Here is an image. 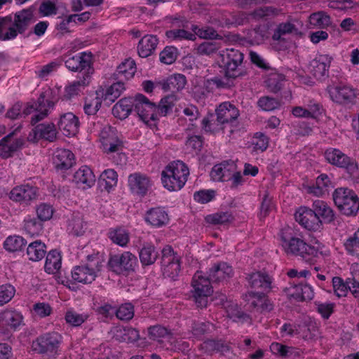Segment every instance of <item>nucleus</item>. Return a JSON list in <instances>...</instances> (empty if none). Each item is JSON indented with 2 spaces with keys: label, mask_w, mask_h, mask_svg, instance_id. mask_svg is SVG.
<instances>
[{
  "label": "nucleus",
  "mask_w": 359,
  "mask_h": 359,
  "mask_svg": "<svg viewBox=\"0 0 359 359\" xmlns=\"http://www.w3.org/2000/svg\"><path fill=\"white\" fill-rule=\"evenodd\" d=\"M102 105V100L98 96L86 100L83 107L84 111L88 115H95Z\"/></svg>",
  "instance_id": "obj_63"
},
{
  "label": "nucleus",
  "mask_w": 359,
  "mask_h": 359,
  "mask_svg": "<svg viewBox=\"0 0 359 359\" xmlns=\"http://www.w3.org/2000/svg\"><path fill=\"white\" fill-rule=\"evenodd\" d=\"M144 219L149 225L160 228L165 226L170 219L168 212L163 208L156 207L151 208L146 212Z\"/></svg>",
  "instance_id": "obj_20"
},
{
  "label": "nucleus",
  "mask_w": 359,
  "mask_h": 359,
  "mask_svg": "<svg viewBox=\"0 0 359 359\" xmlns=\"http://www.w3.org/2000/svg\"><path fill=\"white\" fill-rule=\"evenodd\" d=\"M36 211L38 219L41 221H48L52 218L53 215V208L52 205L46 203L39 205Z\"/></svg>",
  "instance_id": "obj_62"
},
{
  "label": "nucleus",
  "mask_w": 359,
  "mask_h": 359,
  "mask_svg": "<svg viewBox=\"0 0 359 359\" xmlns=\"http://www.w3.org/2000/svg\"><path fill=\"white\" fill-rule=\"evenodd\" d=\"M189 175L187 165L176 161L170 163L161 172L163 187L170 191H176L184 187Z\"/></svg>",
  "instance_id": "obj_2"
},
{
  "label": "nucleus",
  "mask_w": 359,
  "mask_h": 359,
  "mask_svg": "<svg viewBox=\"0 0 359 359\" xmlns=\"http://www.w3.org/2000/svg\"><path fill=\"white\" fill-rule=\"evenodd\" d=\"M281 245L287 255L301 257L306 262L312 265L320 254L315 247L307 244L302 236L295 231L287 226L280 231Z\"/></svg>",
  "instance_id": "obj_1"
},
{
  "label": "nucleus",
  "mask_w": 359,
  "mask_h": 359,
  "mask_svg": "<svg viewBox=\"0 0 359 359\" xmlns=\"http://www.w3.org/2000/svg\"><path fill=\"white\" fill-rule=\"evenodd\" d=\"M124 90L123 79H121V80H117V81L111 85V86L107 89L105 93L102 95L104 101L106 102L107 104H111L120 97Z\"/></svg>",
  "instance_id": "obj_41"
},
{
  "label": "nucleus",
  "mask_w": 359,
  "mask_h": 359,
  "mask_svg": "<svg viewBox=\"0 0 359 359\" xmlns=\"http://www.w3.org/2000/svg\"><path fill=\"white\" fill-rule=\"evenodd\" d=\"M26 254L29 260L38 262L45 257L46 246L41 241H35L28 245Z\"/></svg>",
  "instance_id": "obj_38"
},
{
  "label": "nucleus",
  "mask_w": 359,
  "mask_h": 359,
  "mask_svg": "<svg viewBox=\"0 0 359 359\" xmlns=\"http://www.w3.org/2000/svg\"><path fill=\"white\" fill-rule=\"evenodd\" d=\"M72 278L74 282L83 284H90L97 278L83 264L74 267L72 271Z\"/></svg>",
  "instance_id": "obj_37"
},
{
  "label": "nucleus",
  "mask_w": 359,
  "mask_h": 359,
  "mask_svg": "<svg viewBox=\"0 0 359 359\" xmlns=\"http://www.w3.org/2000/svg\"><path fill=\"white\" fill-rule=\"evenodd\" d=\"M117 173L112 169H108L102 172L98 179V184L101 188L107 191L117 184Z\"/></svg>",
  "instance_id": "obj_44"
},
{
  "label": "nucleus",
  "mask_w": 359,
  "mask_h": 359,
  "mask_svg": "<svg viewBox=\"0 0 359 359\" xmlns=\"http://www.w3.org/2000/svg\"><path fill=\"white\" fill-rule=\"evenodd\" d=\"M211 280L204 277L201 272L197 271L192 278L193 297L198 307H205L208 304V297L212 292Z\"/></svg>",
  "instance_id": "obj_6"
},
{
  "label": "nucleus",
  "mask_w": 359,
  "mask_h": 359,
  "mask_svg": "<svg viewBox=\"0 0 359 359\" xmlns=\"http://www.w3.org/2000/svg\"><path fill=\"white\" fill-rule=\"evenodd\" d=\"M104 259L99 252L89 255L86 257V263L83 265L97 277L98 273L103 267Z\"/></svg>",
  "instance_id": "obj_45"
},
{
  "label": "nucleus",
  "mask_w": 359,
  "mask_h": 359,
  "mask_svg": "<svg viewBox=\"0 0 359 359\" xmlns=\"http://www.w3.org/2000/svg\"><path fill=\"white\" fill-rule=\"evenodd\" d=\"M309 22L311 25L325 27L331 23L330 17L324 12H318L312 13L309 17Z\"/></svg>",
  "instance_id": "obj_55"
},
{
  "label": "nucleus",
  "mask_w": 359,
  "mask_h": 359,
  "mask_svg": "<svg viewBox=\"0 0 359 359\" xmlns=\"http://www.w3.org/2000/svg\"><path fill=\"white\" fill-rule=\"evenodd\" d=\"M208 278L212 283H220L233 276V269L226 262L215 264L208 271Z\"/></svg>",
  "instance_id": "obj_23"
},
{
  "label": "nucleus",
  "mask_w": 359,
  "mask_h": 359,
  "mask_svg": "<svg viewBox=\"0 0 359 359\" xmlns=\"http://www.w3.org/2000/svg\"><path fill=\"white\" fill-rule=\"evenodd\" d=\"M187 84L186 76L181 74H176L170 76L162 83V88L164 91H180Z\"/></svg>",
  "instance_id": "obj_36"
},
{
  "label": "nucleus",
  "mask_w": 359,
  "mask_h": 359,
  "mask_svg": "<svg viewBox=\"0 0 359 359\" xmlns=\"http://www.w3.org/2000/svg\"><path fill=\"white\" fill-rule=\"evenodd\" d=\"M53 160L57 170H67L74 163V155L69 149H57L53 154Z\"/></svg>",
  "instance_id": "obj_24"
},
{
  "label": "nucleus",
  "mask_w": 359,
  "mask_h": 359,
  "mask_svg": "<svg viewBox=\"0 0 359 359\" xmlns=\"http://www.w3.org/2000/svg\"><path fill=\"white\" fill-rule=\"evenodd\" d=\"M137 259L130 252H123L121 255L110 256L108 261L109 268L116 274H125L135 271Z\"/></svg>",
  "instance_id": "obj_7"
},
{
  "label": "nucleus",
  "mask_w": 359,
  "mask_h": 359,
  "mask_svg": "<svg viewBox=\"0 0 359 359\" xmlns=\"http://www.w3.org/2000/svg\"><path fill=\"white\" fill-rule=\"evenodd\" d=\"M177 97L175 95H169L163 97L159 104L156 105V119L158 116H165L172 110Z\"/></svg>",
  "instance_id": "obj_43"
},
{
  "label": "nucleus",
  "mask_w": 359,
  "mask_h": 359,
  "mask_svg": "<svg viewBox=\"0 0 359 359\" xmlns=\"http://www.w3.org/2000/svg\"><path fill=\"white\" fill-rule=\"evenodd\" d=\"M79 118L72 112H67L60 116L57 127L62 134L67 137L74 136L79 128Z\"/></svg>",
  "instance_id": "obj_15"
},
{
  "label": "nucleus",
  "mask_w": 359,
  "mask_h": 359,
  "mask_svg": "<svg viewBox=\"0 0 359 359\" xmlns=\"http://www.w3.org/2000/svg\"><path fill=\"white\" fill-rule=\"evenodd\" d=\"M64 62L66 67L70 71L79 72L83 71V78L90 79L94 73L91 52H81L75 55H66Z\"/></svg>",
  "instance_id": "obj_5"
},
{
  "label": "nucleus",
  "mask_w": 359,
  "mask_h": 359,
  "mask_svg": "<svg viewBox=\"0 0 359 359\" xmlns=\"http://www.w3.org/2000/svg\"><path fill=\"white\" fill-rule=\"evenodd\" d=\"M156 104L142 94H137L135 97L134 112L146 123L151 120H156Z\"/></svg>",
  "instance_id": "obj_10"
},
{
  "label": "nucleus",
  "mask_w": 359,
  "mask_h": 359,
  "mask_svg": "<svg viewBox=\"0 0 359 359\" xmlns=\"http://www.w3.org/2000/svg\"><path fill=\"white\" fill-rule=\"evenodd\" d=\"M139 257L143 266H149L155 263L158 257V252L154 245L146 243L140 249Z\"/></svg>",
  "instance_id": "obj_39"
},
{
  "label": "nucleus",
  "mask_w": 359,
  "mask_h": 359,
  "mask_svg": "<svg viewBox=\"0 0 359 359\" xmlns=\"http://www.w3.org/2000/svg\"><path fill=\"white\" fill-rule=\"evenodd\" d=\"M332 60V57L329 55H318L310 62L311 74L317 79L327 77Z\"/></svg>",
  "instance_id": "obj_14"
},
{
  "label": "nucleus",
  "mask_w": 359,
  "mask_h": 359,
  "mask_svg": "<svg viewBox=\"0 0 359 359\" xmlns=\"http://www.w3.org/2000/svg\"><path fill=\"white\" fill-rule=\"evenodd\" d=\"M15 293V287L11 284H5L0 286V306L9 302Z\"/></svg>",
  "instance_id": "obj_60"
},
{
  "label": "nucleus",
  "mask_w": 359,
  "mask_h": 359,
  "mask_svg": "<svg viewBox=\"0 0 359 359\" xmlns=\"http://www.w3.org/2000/svg\"><path fill=\"white\" fill-rule=\"evenodd\" d=\"M312 207L318 217L321 219L322 223L330 224L334 221V212L326 202L321 200H316L313 203Z\"/></svg>",
  "instance_id": "obj_29"
},
{
  "label": "nucleus",
  "mask_w": 359,
  "mask_h": 359,
  "mask_svg": "<svg viewBox=\"0 0 359 359\" xmlns=\"http://www.w3.org/2000/svg\"><path fill=\"white\" fill-rule=\"evenodd\" d=\"M247 279L252 289L259 290L257 292H269L271 289V278L266 273L257 271L248 275Z\"/></svg>",
  "instance_id": "obj_21"
},
{
  "label": "nucleus",
  "mask_w": 359,
  "mask_h": 359,
  "mask_svg": "<svg viewBox=\"0 0 359 359\" xmlns=\"http://www.w3.org/2000/svg\"><path fill=\"white\" fill-rule=\"evenodd\" d=\"M297 30L294 25L290 22H283L278 25L277 28L274 31L272 35V39L273 41H281L284 40L281 36L286 34H290L293 31Z\"/></svg>",
  "instance_id": "obj_57"
},
{
  "label": "nucleus",
  "mask_w": 359,
  "mask_h": 359,
  "mask_svg": "<svg viewBox=\"0 0 359 359\" xmlns=\"http://www.w3.org/2000/svg\"><path fill=\"white\" fill-rule=\"evenodd\" d=\"M270 27L269 23H264L256 26L248 34L249 41L251 44L259 45L270 37Z\"/></svg>",
  "instance_id": "obj_32"
},
{
  "label": "nucleus",
  "mask_w": 359,
  "mask_h": 359,
  "mask_svg": "<svg viewBox=\"0 0 359 359\" xmlns=\"http://www.w3.org/2000/svg\"><path fill=\"white\" fill-rule=\"evenodd\" d=\"M178 50L174 46H166L159 55L160 61L165 65H171L177 58Z\"/></svg>",
  "instance_id": "obj_53"
},
{
  "label": "nucleus",
  "mask_w": 359,
  "mask_h": 359,
  "mask_svg": "<svg viewBox=\"0 0 359 359\" xmlns=\"http://www.w3.org/2000/svg\"><path fill=\"white\" fill-rule=\"evenodd\" d=\"M220 67L224 70L228 79H236L242 75L239 67L241 65L244 55L238 49L226 48L219 53Z\"/></svg>",
  "instance_id": "obj_4"
},
{
  "label": "nucleus",
  "mask_w": 359,
  "mask_h": 359,
  "mask_svg": "<svg viewBox=\"0 0 359 359\" xmlns=\"http://www.w3.org/2000/svg\"><path fill=\"white\" fill-rule=\"evenodd\" d=\"M51 338H36L32 341V350L40 354L53 353L57 348V341H51Z\"/></svg>",
  "instance_id": "obj_34"
},
{
  "label": "nucleus",
  "mask_w": 359,
  "mask_h": 359,
  "mask_svg": "<svg viewBox=\"0 0 359 359\" xmlns=\"http://www.w3.org/2000/svg\"><path fill=\"white\" fill-rule=\"evenodd\" d=\"M108 132L114 135V130L110 126L102 132V145L104 151L109 154L121 151L123 147V142L116 137H111L109 134L106 135Z\"/></svg>",
  "instance_id": "obj_26"
},
{
  "label": "nucleus",
  "mask_w": 359,
  "mask_h": 359,
  "mask_svg": "<svg viewBox=\"0 0 359 359\" xmlns=\"http://www.w3.org/2000/svg\"><path fill=\"white\" fill-rule=\"evenodd\" d=\"M128 185L133 192L143 196L151 187V182L146 175L135 172L129 175Z\"/></svg>",
  "instance_id": "obj_19"
},
{
  "label": "nucleus",
  "mask_w": 359,
  "mask_h": 359,
  "mask_svg": "<svg viewBox=\"0 0 359 359\" xmlns=\"http://www.w3.org/2000/svg\"><path fill=\"white\" fill-rule=\"evenodd\" d=\"M14 134L15 132H12L0 140V156L4 158L11 157L24 144L21 138L13 140Z\"/></svg>",
  "instance_id": "obj_22"
},
{
  "label": "nucleus",
  "mask_w": 359,
  "mask_h": 359,
  "mask_svg": "<svg viewBox=\"0 0 359 359\" xmlns=\"http://www.w3.org/2000/svg\"><path fill=\"white\" fill-rule=\"evenodd\" d=\"M36 8L31 6L27 8L22 9L15 13L13 20V25L19 34H23L34 22V11Z\"/></svg>",
  "instance_id": "obj_17"
},
{
  "label": "nucleus",
  "mask_w": 359,
  "mask_h": 359,
  "mask_svg": "<svg viewBox=\"0 0 359 359\" xmlns=\"http://www.w3.org/2000/svg\"><path fill=\"white\" fill-rule=\"evenodd\" d=\"M284 81L285 76L283 74H273L266 81V86L270 92L276 93L282 89Z\"/></svg>",
  "instance_id": "obj_50"
},
{
  "label": "nucleus",
  "mask_w": 359,
  "mask_h": 359,
  "mask_svg": "<svg viewBox=\"0 0 359 359\" xmlns=\"http://www.w3.org/2000/svg\"><path fill=\"white\" fill-rule=\"evenodd\" d=\"M344 246L350 254H354L359 250V229L354 233L353 236L348 238Z\"/></svg>",
  "instance_id": "obj_64"
},
{
  "label": "nucleus",
  "mask_w": 359,
  "mask_h": 359,
  "mask_svg": "<svg viewBox=\"0 0 359 359\" xmlns=\"http://www.w3.org/2000/svg\"><path fill=\"white\" fill-rule=\"evenodd\" d=\"M52 93V90H48L40 94L38 97V109L35 111L36 114L31 118L32 126L45 118L48 115L50 109L54 107L55 101L51 100L50 96Z\"/></svg>",
  "instance_id": "obj_13"
},
{
  "label": "nucleus",
  "mask_w": 359,
  "mask_h": 359,
  "mask_svg": "<svg viewBox=\"0 0 359 359\" xmlns=\"http://www.w3.org/2000/svg\"><path fill=\"white\" fill-rule=\"evenodd\" d=\"M73 181L77 184L91 187L95 184V176L89 167L83 165L74 173Z\"/></svg>",
  "instance_id": "obj_33"
},
{
  "label": "nucleus",
  "mask_w": 359,
  "mask_h": 359,
  "mask_svg": "<svg viewBox=\"0 0 359 359\" xmlns=\"http://www.w3.org/2000/svg\"><path fill=\"white\" fill-rule=\"evenodd\" d=\"M135 108V97H125L121 99L112 108V114L120 119L126 118Z\"/></svg>",
  "instance_id": "obj_27"
},
{
  "label": "nucleus",
  "mask_w": 359,
  "mask_h": 359,
  "mask_svg": "<svg viewBox=\"0 0 359 359\" xmlns=\"http://www.w3.org/2000/svg\"><path fill=\"white\" fill-rule=\"evenodd\" d=\"M325 158L329 163L340 168H345L351 176H356L358 172V165L356 161L339 149H328L325 153Z\"/></svg>",
  "instance_id": "obj_9"
},
{
  "label": "nucleus",
  "mask_w": 359,
  "mask_h": 359,
  "mask_svg": "<svg viewBox=\"0 0 359 359\" xmlns=\"http://www.w3.org/2000/svg\"><path fill=\"white\" fill-rule=\"evenodd\" d=\"M226 165L227 163L226 162L215 165L210 172L211 178L214 181H225V176L229 171Z\"/></svg>",
  "instance_id": "obj_61"
},
{
  "label": "nucleus",
  "mask_w": 359,
  "mask_h": 359,
  "mask_svg": "<svg viewBox=\"0 0 359 359\" xmlns=\"http://www.w3.org/2000/svg\"><path fill=\"white\" fill-rule=\"evenodd\" d=\"M266 292L256 291L248 292L247 296L254 299V300L250 302V307L260 313L271 311L273 306L270 301L266 299Z\"/></svg>",
  "instance_id": "obj_25"
},
{
  "label": "nucleus",
  "mask_w": 359,
  "mask_h": 359,
  "mask_svg": "<svg viewBox=\"0 0 359 359\" xmlns=\"http://www.w3.org/2000/svg\"><path fill=\"white\" fill-rule=\"evenodd\" d=\"M115 314L121 320H129L134 316V306L131 303L123 304L115 310Z\"/></svg>",
  "instance_id": "obj_56"
},
{
  "label": "nucleus",
  "mask_w": 359,
  "mask_h": 359,
  "mask_svg": "<svg viewBox=\"0 0 359 359\" xmlns=\"http://www.w3.org/2000/svg\"><path fill=\"white\" fill-rule=\"evenodd\" d=\"M42 222L29 216L24 220V229L31 236H38L43 230Z\"/></svg>",
  "instance_id": "obj_47"
},
{
  "label": "nucleus",
  "mask_w": 359,
  "mask_h": 359,
  "mask_svg": "<svg viewBox=\"0 0 359 359\" xmlns=\"http://www.w3.org/2000/svg\"><path fill=\"white\" fill-rule=\"evenodd\" d=\"M161 264L165 277L175 279L180 271V257L170 245H166L161 250Z\"/></svg>",
  "instance_id": "obj_8"
},
{
  "label": "nucleus",
  "mask_w": 359,
  "mask_h": 359,
  "mask_svg": "<svg viewBox=\"0 0 359 359\" xmlns=\"http://www.w3.org/2000/svg\"><path fill=\"white\" fill-rule=\"evenodd\" d=\"M294 218L296 222L309 231H318L322 229V221L318 217L313 208L300 207L296 211Z\"/></svg>",
  "instance_id": "obj_11"
},
{
  "label": "nucleus",
  "mask_w": 359,
  "mask_h": 359,
  "mask_svg": "<svg viewBox=\"0 0 359 359\" xmlns=\"http://www.w3.org/2000/svg\"><path fill=\"white\" fill-rule=\"evenodd\" d=\"M200 346L206 353H211L215 351H224L228 349V346L224 344L222 340H217L214 338H208Z\"/></svg>",
  "instance_id": "obj_49"
},
{
  "label": "nucleus",
  "mask_w": 359,
  "mask_h": 359,
  "mask_svg": "<svg viewBox=\"0 0 359 359\" xmlns=\"http://www.w3.org/2000/svg\"><path fill=\"white\" fill-rule=\"evenodd\" d=\"M113 337H140V332L130 326H116L111 330Z\"/></svg>",
  "instance_id": "obj_59"
},
{
  "label": "nucleus",
  "mask_w": 359,
  "mask_h": 359,
  "mask_svg": "<svg viewBox=\"0 0 359 359\" xmlns=\"http://www.w3.org/2000/svg\"><path fill=\"white\" fill-rule=\"evenodd\" d=\"M233 219L232 215L229 212H217L205 217L206 222L214 225L226 224L232 221Z\"/></svg>",
  "instance_id": "obj_51"
},
{
  "label": "nucleus",
  "mask_w": 359,
  "mask_h": 359,
  "mask_svg": "<svg viewBox=\"0 0 359 359\" xmlns=\"http://www.w3.org/2000/svg\"><path fill=\"white\" fill-rule=\"evenodd\" d=\"M136 72V66L134 60L126 59L117 67L116 72L113 74L115 80L123 79V81L133 77Z\"/></svg>",
  "instance_id": "obj_31"
},
{
  "label": "nucleus",
  "mask_w": 359,
  "mask_h": 359,
  "mask_svg": "<svg viewBox=\"0 0 359 359\" xmlns=\"http://www.w3.org/2000/svg\"><path fill=\"white\" fill-rule=\"evenodd\" d=\"M333 201L339 210L344 215L355 216L359 210L357 194L346 187H339L332 194Z\"/></svg>",
  "instance_id": "obj_3"
},
{
  "label": "nucleus",
  "mask_w": 359,
  "mask_h": 359,
  "mask_svg": "<svg viewBox=\"0 0 359 359\" xmlns=\"http://www.w3.org/2000/svg\"><path fill=\"white\" fill-rule=\"evenodd\" d=\"M27 244L24 238L19 236H10L4 243V248L9 252L22 250Z\"/></svg>",
  "instance_id": "obj_48"
},
{
  "label": "nucleus",
  "mask_w": 359,
  "mask_h": 359,
  "mask_svg": "<svg viewBox=\"0 0 359 359\" xmlns=\"http://www.w3.org/2000/svg\"><path fill=\"white\" fill-rule=\"evenodd\" d=\"M32 131L34 138L44 139L49 142H54L57 138V132L53 123L37 124Z\"/></svg>",
  "instance_id": "obj_28"
},
{
  "label": "nucleus",
  "mask_w": 359,
  "mask_h": 359,
  "mask_svg": "<svg viewBox=\"0 0 359 359\" xmlns=\"http://www.w3.org/2000/svg\"><path fill=\"white\" fill-rule=\"evenodd\" d=\"M37 189L29 184L18 186L10 192V198L14 201L28 204L36 199Z\"/></svg>",
  "instance_id": "obj_18"
},
{
  "label": "nucleus",
  "mask_w": 359,
  "mask_h": 359,
  "mask_svg": "<svg viewBox=\"0 0 359 359\" xmlns=\"http://www.w3.org/2000/svg\"><path fill=\"white\" fill-rule=\"evenodd\" d=\"M62 256L57 250H50L46 255L45 271L49 274L57 273L61 268Z\"/></svg>",
  "instance_id": "obj_35"
},
{
  "label": "nucleus",
  "mask_w": 359,
  "mask_h": 359,
  "mask_svg": "<svg viewBox=\"0 0 359 359\" xmlns=\"http://www.w3.org/2000/svg\"><path fill=\"white\" fill-rule=\"evenodd\" d=\"M215 330V325L209 322H197L192 326V333L195 336L213 334Z\"/></svg>",
  "instance_id": "obj_54"
},
{
  "label": "nucleus",
  "mask_w": 359,
  "mask_h": 359,
  "mask_svg": "<svg viewBox=\"0 0 359 359\" xmlns=\"http://www.w3.org/2000/svg\"><path fill=\"white\" fill-rule=\"evenodd\" d=\"M258 106L264 111H272L280 106V101L269 96L262 97L257 102Z\"/></svg>",
  "instance_id": "obj_58"
},
{
  "label": "nucleus",
  "mask_w": 359,
  "mask_h": 359,
  "mask_svg": "<svg viewBox=\"0 0 359 359\" xmlns=\"http://www.w3.org/2000/svg\"><path fill=\"white\" fill-rule=\"evenodd\" d=\"M327 90L331 100L340 104L352 103L355 97L353 89L341 83L330 85Z\"/></svg>",
  "instance_id": "obj_12"
},
{
  "label": "nucleus",
  "mask_w": 359,
  "mask_h": 359,
  "mask_svg": "<svg viewBox=\"0 0 359 359\" xmlns=\"http://www.w3.org/2000/svg\"><path fill=\"white\" fill-rule=\"evenodd\" d=\"M108 238L115 244L125 247L130 241L128 231L123 227L111 228L107 233Z\"/></svg>",
  "instance_id": "obj_40"
},
{
  "label": "nucleus",
  "mask_w": 359,
  "mask_h": 359,
  "mask_svg": "<svg viewBox=\"0 0 359 359\" xmlns=\"http://www.w3.org/2000/svg\"><path fill=\"white\" fill-rule=\"evenodd\" d=\"M158 39L154 35H146L141 39L137 46L138 54L142 57H147L154 52Z\"/></svg>",
  "instance_id": "obj_30"
},
{
  "label": "nucleus",
  "mask_w": 359,
  "mask_h": 359,
  "mask_svg": "<svg viewBox=\"0 0 359 359\" xmlns=\"http://www.w3.org/2000/svg\"><path fill=\"white\" fill-rule=\"evenodd\" d=\"M86 229V222L79 215H73L69 220L67 230L70 234L75 236H81L84 234Z\"/></svg>",
  "instance_id": "obj_42"
},
{
  "label": "nucleus",
  "mask_w": 359,
  "mask_h": 359,
  "mask_svg": "<svg viewBox=\"0 0 359 359\" xmlns=\"http://www.w3.org/2000/svg\"><path fill=\"white\" fill-rule=\"evenodd\" d=\"M168 38L173 40H191L194 41L196 39V35L191 32H189L183 29H174L168 30L165 33Z\"/></svg>",
  "instance_id": "obj_52"
},
{
  "label": "nucleus",
  "mask_w": 359,
  "mask_h": 359,
  "mask_svg": "<svg viewBox=\"0 0 359 359\" xmlns=\"http://www.w3.org/2000/svg\"><path fill=\"white\" fill-rule=\"evenodd\" d=\"M217 121L221 124L233 123L240 115L239 110L229 102L221 103L215 110Z\"/></svg>",
  "instance_id": "obj_16"
},
{
  "label": "nucleus",
  "mask_w": 359,
  "mask_h": 359,
  "mask_svg": "<svg viewBox=\"0 0 359 359\" xmlns=\"http://www.w3.org/2000/svg\"><path fill=\"white\" fill-rule=\"evenodd\" d=\"M90 79L88 78H83L78 80L74 81L69 86H66L65 88V93L63 95V98L65 100H70L74 96L78 95L79 91L80 90V87H84L89 84Z\"/></svg>",
  "instance_id": "obj_46"
}]
</instances>
